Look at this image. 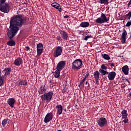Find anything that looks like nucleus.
<instances>
[{"label": "nucleus", "instance_id": "1", "mask_svg": "<svg viewBox=\"0 0 131 131\" xmlns=\"http://www.w3.org/2000/svg\"><path fill=\"white\" fill-rule=\"evenodd\" d=\"M26 17L22 14L14 15L11 17L10 21V27L7 36L10 39H12L16 35L17 32L19 31V27H22L23 25L26 23Z\"/></svg>", "mask_w": 131, "mask_h": 131}, {"label": "nucleus", "instance_id": "2", "mask_svg": "<svg viewBox=\"0 0 131 131\" xmlns=\"http://www.w3.org/2000/svg\"><path fill=\"white\" fill-rule=\"evenodd\" d=\"M82 60L81 59H77L75 60L72 63V69L74 71H78L82 68L83 64Z\"/></svg>", "mask_w": 131, "mask_h": 131}, {"label": "nucleus", "instance_id": "3", "mask_svg": "<svg viewBox=\"0 0 131 131\" xmlns=\"http://www.w3.org/2000/svg\"><path fill=\"white\" fill-rule=\"evenodd\" d=\"M54 93L52 91H50L47 93H45L43 95L40 96L42 101H46V103H49L53 98Z\"/></svg>", "mask_w": 131, "mask_h": 131}, {"label": "nucleus", "instance_id": "4", "mask_svg": "<svg viewBox=\"0 0 131 131\" xmlns=\"http://www.w3.org/2000/svg\"><path fill=\"white\" fill-rule=\"evenodd\" d=\"M100 16L101 17L98 18L96 20V23H97L98 24H103V23H107V22L109 21V19H110V18L107 17V16H106V15H105V14L104 13H101Z\"/></svg>", "mask_w": 131, "mask_h": 131}, {"label": "nucleus", "instance_id": "5", "mask_svg": "<svg viewBox=\"0 0 131 131\" xmlns=\"http://www.w3.org/2000/svg\"><path fill=\"white\" fill-rule=\"evenodd\" d=\"M0 11L3 13H9L10 12V4L8 3L0 4Z\"/></svg>", "mask_w": 131, "mask_h": 131}, {"label": "nucleus", "instance_id": "6", "mask_svg": "<svg viewBox=\"0 0 131 131\" xmlns=\"http://www.w3.org/2000/svg\"><path fill=\"white\" fill-rule=\"evenodd\" d=\"M97 123L100 127H104L107 123V120L105 118L101 117L97 120Z\"/></svg>", "mask_w": 131, "mask_h": 131}, {"label": "nucleus", "instance_id": "7", "mask_svg": "<svg viewBox=\"0 0 131 131\" xmlns=\"http://www.w3.org/2000/svg\"><path fill=\"white\" fill-rule=\"evenodd\" d=\"M62 52L63 49L62 48V47H61L60 46L57 47L54 54V58H58L59 56H61V55H62Z\"/></svg>", "mask_w": 131, "mask_h": 131}, {"label": "nucleus", "instance_id": "8", "mask_svg": "<svg viewBox=\"0 0 131 131\" xmlns=\"http://www.w3.org/2000/svg\"><path fill=\"white\" fill-rule=\"evenodd\" d=\"M127 35V32H126V30L124 29V30H123V32L122 33V35L120 38V40L122 43H125L126 41Z\"/></svg>", "mask_w": 131, "mask_h": 131}, {"label": "nucleus", "instance_id": "9", "mask_svg": "<svg viewBox=\"0 0 131 131\" xmlns=\"http://www.w3.org/2000/svg\"><path fill=\"white\" fill-rule=\"evenodd\" d=\"M54 117V115H53V113H48L45 119H44V122L45 123H48V122H50L52 119H53V117Z\"/></svg>", "mask_w": 131, "mask_h": 131}, {"label": "nucleus", "instance_id": "10", "mask_svg": "<svg viewBox=\"0 0 131 131\" xmlns=\"http://www.w3.org/2000/svg\"><path fill=\"white\" fill-rule=\"evenodd\" d=\"M66 65V63L65 61H60L59 63L57 64L56 69H58V70L62 71L65 66Z\"/></svg>", "mask_w": 131, "mask_h": 131}, {"label": "nucleus", "instance_id": "11", "mask_svg": "<svg viewBox=\"0 0 131 131\" xmlns=\"http://www.w3.org/2000/svg\"><path fill=\"white\" fill-rule=\"evenodd\" d=\"M106 74H107L109 80H114L115 76H116V73L115 72H107Z\"/></svg>", "mask_w": 131, "mask_h": 131}, {"label": "nucleus", "instance_id": "12", "mask_svg": "<svg viewBox=\"0 0 131 131\" xmlns=\"http://www.w3.org/2000/svg\"><path fill=\"white\" fill-rule=\"evenodd\" d=\"M99 72L101 73L102 75H106L107 73V67L105 64H102L101 66V69L99 70Z\"/></svg>", "mask_w": 131, "mask_h": 131}, {"label": "nucleus", "instance_id": "13", "mask_svg": "<svg viewBox=\"0 0 131 131\" xmlns=\"http://www.w3.org/2000/svg\"><path fill=\"white\" fill-rule=\"evenodd\" d=\"M11 71H12V69L11 68H6L4 69V70L2 71V73H5L4 75H2V76H5L7 75H10L11 74Z\"/></svg>", "mask_w": 131, "mask_h": 131}, {"label": "nucleus", "instance_id": "14", "mask_svg": "<svg viewBox=\"0 0 131 131\" xmlns=\"http://www.w3.org/2000/svg\"><path fill=\"white\" fill-rule=\"evenodd\" d=\"M16 102V100L14 98H9L7 101V103L11 108L14 107V105H15V102Z\"/></svg>", "mask_w": 131, "mask_h": 131}, {"label": "nucleus", "instance_id": "15", "mask_svg": "<svg viewBox=\"0 0 131 131\" xmlns=\"http://www.w3.org/2000/svg\"><path fill=\"white\" fill-rule=\"evenodd\" d=\"M14 63L16 66H20L21 64H23V60H22V58L18 57L14 60Z\"/></svg>", "mask_w": 131, "mask_h": 131}, {"label": "nucleus", "instance_id": "16", "mask_svg": "<svg viewBox=\"0 0 131 131\" xmlns=\"http://www.w3.org/2000/svg\"><path fill=\"white\" fill-rule=\"evenodd\" d=\"M52 7H53V8H55V9H57L59 12H62V9L61 8V6L60 4L57 3H53L51 4Z\"/></svg>", "mask_w": 131, "mask_h": 131}, {"label": "nucleus", "instance_id": "17", "mask_svg": "<svg viewBox=\"0 0 131 131\" xmlns=\"http://www.w3.org/2000/svg\"><path fill=\"white\" fill-rule=\"evenodd\" d=\"M47 92V88H46V85H41L40 86L39 90L38 91L39 95H42L44 93Z\"/></svg>", "mask_w": 131, "mask_h": 131}, {"label": "nucleus", "instance_id": "18", "mask_svg": "<svg viewBox=\"0 0 131 131\" xmlns=\"http://www.w3.org/2000/svg\"><path fill=\"white\" fill-rule=\"evenodd\" d=\"M60 34L63 39L67 40V38H68V34H67V32L64 31H60Z\"/></svg>", "mask_w": 131, "mask_h": 131}, {"label": "nucleus", "instance_id": "19", "mask_svg": "<svg viewBox=\"0 0 131 131\" xmlns=\"http://www.w3.org/2000/svg\"><path fill=\"white\" fill-rule=\"evenodd\" d=\"M16 85H27V81L25 80H19L15 83Z\"/></svg>", "mask_w": 131, "mask_h": 131}, {"label": "nucleus", "instance_id": "20", "mask_svg": "<svg viewBox=\"0 0 131 131\" xmlns=\"http://www.w3.org/2000/svg\"><path fill=\"white\" fill-rule=\"evenodd\" d=\"M56 109L57 110V113L59 115H61L62 114V112H63V106L61 105V104L57 105L56 106Z\"/></svg>", "mask_w": 131, "mask_h": 131}, {"label": "nucleus", "instance_id": "21", "mask_svg": "<svg viewBox=\"0 0 131 131\" xmlns=\"http://www.w3.org/2000/svg\"><path fill=\"white\" fill-rule=\"evenodd\" d=\"M122 70L125 75L128 74V66L127 65L123 66L122 68Z\"/></svg>", "mask_w": 131, "mask_h": 131}, {"label": "nucleus", "instance_id": "22", "mask_svg": "<svg viewBox=\"0 0 131 131\" xmlns=\"http://www.w3.org/2000/svg\"><path fill=\"white\" fill-rule=\"evenodd\" d=\"M93 74L96 81H98V80H99V78H100V73L98 71H96Z\"/></svg>", "mask_w": 131, "mask_h": 131}, {"label": "nucleus", "instance_id": "23", "mask_svg": "<svg viewBox=\"0 0 131 131\" xmlns=\"http://www.w3.org/2000/svg\"><path fill=\"white\" fill-rule=\"evenodd\" d=\"M80 26L81 27H83V28L85 27H89V26H90V23L88 21L82 22L80 24Z\"/></svg>", "mask_w": 131, "mask_h": 131}, {"label": "nucleus", "instance_id": "24", "mask_svg": "<svg viewBox=\"0 0 131 131\" xmlns=\"http://www.w3.org/2000/svg\"><path fill=\"white\" fill-rule=\"evenodd\" d=\"M7 123H10V119H8V118L4 119L2 121V124L3 126V127H5V126H6V124H7Z\"/></svg>", "mask_w": 131, "mask_h": 131}, {"label": "nucleus", "instance_id": "25", "mask_svg": "<svg viewBox=\"0 0 131 131\" xmlns=\"http://www.w3.org/2000/svg\"><path fill=\"white\" fill-rule=\"evenodd\" d=\"M7 45L10 47H14V46L16 45V42L13 40H9L7 42Z\"/></svg>", "mask_w": 131, "mask_h": 131}, {"label": "nucleus", "instance_id": "26", "mask_svg": "<svg viewBox=\"0 0 131 131\" xmlns=\"http://www.w3.org/2000/svg\"><path fill=\"white\" fill-rule=\"evenodd\" d=\"M60 71L61 70L57 69L54 72V76L55 78H59V76H60Z\"/></svg>", "mask_w": 131, "mask_h": 131}, {"label": "nucleus", "instance_id": "27", "mask_svg": "<svg viewBox=\"0 0 131 131\" xmlns=\"http://www.w3.org/2000/svg\"><path fill=\"white\" fill-rule=\"evenodd\" d=\"M122 114V118H125V117H127V111L125 110H123L121 112Z\"/></svg>", "mask_w": 131, "mask_h": 131}, {"label": "nucleus", "instance_id": "28", "mask_svg": "<svg viewBox=\"0 0 131 131\" xmlns=\"http://www.w3.org/2000/svg\"><path fill=\"white\" fill-rule=\"evenodd\" d=\"M101 56L104 60H110L111 58L109 56V55L106 54H101Z\"/></svg>", "mask_w": 131, "mask_h": 131}, {"label": "nucleus", "instance_id": "29", "mask_svg": "<svg viewBox=\"0 0 131 131\" xmlns=\"http://www.w3.org/2000/svg\"><path fill=\"white\" fill-rule=\"evenodd\" d=\"M5 80V76H0V86L4 84V80Z\"/></svg>", "mask_w": 131, "mask_h": 131}, {"label": "nucleus", "instance_id": "30", "mask_svg": "<svg viewBox=\"0 0 131 131\" xmlns=\"http://www.w3.org/2000/svg\"><path fill=\"white\" fill-rule=\"evenodd\" d=\"M43 51V49L41 48V49H37V53L38 56H40L41 54H42V52Z\"/></svg>", "mask_w": 131, "mask_h": 131}, {"label": "nucleus", "instance_id": "31", "mask_svg": "<svg viewBox=\"0 0 131 131\" xmlns=\"http://www.w3.org/2000/svg\"><path fill=\"white\" fill-rule=\"evenodd\" d=\"M100 4L103 5H108L109 4V1L108 0H100Z\"/></svg>", "mask_w": 131, "mask_h": 131}, {"label": "nucleus", "instance_id": "32", "mask_svg": "<svg viewBox=\"0 0 131 131\" xmlns=\"http://www.w3.org/2000/svg\"><path fill=\"white\" fill-rule=\"evenodd\" d=\"M85 81V78H83L81 82H80V83L78 85L79 88H80V85H83V86H84V81Z\"/></svg>", "mask_w": 131, "mask_h": 131}, {"label": "nucleus", "instance_id": "33", "mask_svg": "<svg viewBox=\"0 0 131 131\" xmlns=\"http://www.w3.org/2000/svg\"><path fill=\"white\" fill-rule=\"evenodd\" d=\"M43 48V45L41 43H39L37 44V49H42Z\"/></svg>", "mask_w": 131, "mask_h": 131}, {"label": "nucleus", "instance_id": "34", "mask_svg": "<svg viewBox=\"0 0 131 131\" xmlns=\"http://www.w3.org/2000/svg\"><path fill=\"white\" fill-rule=\"evenodd\" d=\"M125 17L127 18L128 20H130L131 17V12H129L128 14H126Z\"/></svg>", "mask_w": 131, "mask_h": 131}, {"label": "nucleus", "instance_id": "35", "mask_svg": "<svg viewBox=\"0 0 131 131\" xmlns=\"http://www.w3.org/2000/svg\"><path fill=\"white\" fill-rule=\"evenodd\" d=\"M93 37V36H92V35H87V36H86L85 37H84V40H88V39H89V38H92Z\"/></svg>", "mask_w": 131, "mask_h": 131}, {"label": "nucleus", "instance_id": "36", "mask_svg": "<svg viewBox=\"0 0 131 131\" xmlns=\"http://www.w3.org/2000/svg\"><path fill=\"white\" fill-rule=\"evenodd\" d=\"M124 120H123V122L124 123H127V122H128V119H127V117H126L125 118H122Z\"/></svg>", "mask_w": 131, "mask_h": 131}, {"label": "nucleus", "instance_id": "37", "mask_svg": "<svg viewBox=\"0 0 131 131\" xmlns=\"http://www.w3.org/2000/svg\"><path fill=\"white\" fill-rule=\"evenodd\" d=\"M131 25V20L130 21H128L127 24H126V27H129Z\"/></svg>", "mask_w": 131, "mask_h": 131}, {"label": "nucleus", "instance_id": "38", "mask_svg": "<svg viewBox=\"0 0 131 131\" xmlns=\"http://www.w3.org/2000/svg\"><path fill=\"white\" fill-rule=\"evenodd\" d=\"M84 75V77H83V78H85V79H86V77H88L89 75H90V73L89 72H87L86 73V75Z\"/></svg>", "mask_w": 131, "mask_h": 131}, {"label": "nucleus", "instance_id": "39", "mask_svg": "<svg viewBox=\"0 0 131 131\" xmlns=\"http://www.w3.org/2000/svg\"><path fill=\"white\" fill-rule=\"evenodd\" d=\"M7 0H0V4H5Z\"/></svg>", "mask_w": 131, "mask_h": 131}, {"label": "nucleus", "instance_id": "40", "mask_svg": "<svg viewBox=\"0 0 131 131\" xmlns=\"http://www.w3.org/2000/svg\"><path fill=\"white\" fill-rule=\"evenodd\" d=\"M111 61H108V65H111V67H114V63H110Z\"/></svg>", "mask_w": 131, "mask_h": 131}, {"label": "nucleus", "instance_id": "41", "mask_svg": "<svg viewBox=\"0 0 131 131\" xmlns=\"http://www.w3.org/2000/svg\"><path fill=\"white\" fill-rule=\"evenodd\" d=\"M57 39L58 40H61V37L60 36H58L57 37H56Z\"/></svg>", "mask_w": 131, "mask_h": 131}, {"label": "nucleus", "instance_id": "42", "mask_svg": "<svg viewBox=\"0 0 131 131\" xmlns=\"http://www.w3.org/2000/svg\"><path fill=\"white\" fill-rule=\"evenodd\" d=\"M26 49H27V51H29L30 50V48H29V46H27Z\"/></svg>", "mask_w": 131, "mask_h": 131}, {"label": "nucleus", "instance_id": "43", "mask_svg": "<svg viewBox=\"0 0 131 131\" xmlns=\"http://www.w3.org/2000/svg\"><path fill=\"white\" fill-rule=\"evenodd\" d=\"M63 18L65 19H67V18H69V15H66L63 16Z\"/></svg>", "mask_w": 131, "mask_h": 131}, {"label": "nucleus", "instance_id": "44", "mask_svg": "<svg viewBox=\"0 0 131 131\" xmlns=\"http://www.w3.org/2000/svg\"><path fill=\"white\" fill-rule=\"evenodd\" d=\"M130 5H131V0L129 1V3H128L127 6H128V7H129V6H130Z\"/></svg>", "mask_w": 131, "mask_h": 131}, {"label": "nucleus", "instance_id": "45", "mask_svg": "<svg viewBox=\"0 0 131 131\" xmlns=\"http://www.w3.org/2000/svg\"><path fill=\"white\" fill-rule=\"evenodd\" d=\"M125 80H126V81H127L128 83H130L128 79H126V78H125Z\"/></svg>", "mask_w": 131, "mask_h": 131}, {"label": "nucleus", "instance_id": "46", "mask_svg": "<svg viewBox=\"0 0 131 131\" xmlns=\"http://www.w3.org/2000/svg\"><path fill=\"white\" fill-rule=\"evenodd\" d=\"M0 75H2V70L0 69Z\"/></svg>", "mask_w": 131, "mask_h": 131}, {"label": "nucleus", "instance_id": "47", "mask_svg": "<svg viewBox=\"0 0 131 131\" xmlns=\"http://www.w3.org/2000/svg\"><path fill=\"white\" fill-rule=\"evenodd\" d=\"M80 131H86V130L82 129V130H80Z\"/></svg>", "mask_w": 131, "mask_h": 131}, {"label": "nucleus", "instance_id": "48", "mask_svg": "<svg viewBox=\"0 0 131 131\" xmlns=\"http://www.w3.org/2000/svg\"><path fill=\"white\" fill-rule=\"evenodd\" d=\"M85 84H88V81H86Z\"/></svg>", "mask_w": 131, "mask_h": 131}, {"label": "nucleus", "instance_id": "49", "mask_svg": "<svg viewBox=\"0 0 131 131\" xmlns=\"http://www.w3.org/2000/svg\"><path fill=\"white\" fill-rule=\"evenodd\" d=\"M129 96H130V97H131V92L129 94Z\"/></svg>", "mask_w": 131, "mask_h": 131}, {"label": "nucleus", "instance_id": "50", "mask_svg": "<svg viewBox=\"0 0 131 131\" xmlns=\"http://www.w3.org/2000/svg\"><path fill=\"white\" fill-rule=\"evenodd\" d=\"M0 76H2V75H0Z\"/></svg>", "mask_w": 131, "mask_h": 131}]
</instances>
